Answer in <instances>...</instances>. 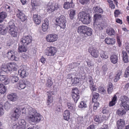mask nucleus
Instances as JSON below:
<instances>
[{
	"mask_svg": "<svg viewBox=\"0 0 129 129\" xmlns=\"http://www.w3.org/2000/svg\"><path fill=\"white\" fill-rule=\"evenodd\" d=\"M8 30V28L4 27L2 25H0V33L2 35L5 34Z\"/></svg>",
	"mask_w": 129,
	"mask_h": 129,
	"instance_id": "c756f323",
	"label": "nucleus"
},
{
	"mask_svg": "<svg viewBox=\"0 0 129 129\" xmlns=\"http://www.w3.org/2000/svg\"><path fill=\"white\" fill-rule=\"evenodd\" d=\"M41 17L38 14H34L33 16V20L36 24H39L41 23Z\"/></svg>",
	"mask_w": 129,
	"mask_h": 129,
	"instance_id": "4be33fe9",
	"label": "nucleus"
},
{
	"mask_svg": "<svg viewBox=\"0 0 129 129\" xmlns=\"http://www.w3.org/2000/svg\"><path fill=\"white\" fill-rule=\"evenodd\" d=\"M93 9L95 12L102 13H103V11L102 9L98 6H96L94 7Z\"/></svg>",
	"mask_w": 129,
	"mask_h": 129,
	"instance_id": "603ef678",
	"label": "nucleus"
},
{
	"mask_svg": "<svg viewBox=\"0 0 129 129\" xmlns=\"http://www.w3.org/2000/svg\"><path fill=\"white\" fill-rule=\"evenodd\" d=\"M93 25L95 31H98L102 30L103 29L102 24L100 22H94Z\"/></svg>",
	"mask_w": 129,
	"mask_h": 129,
	"instance_id": "2eb2a0df",
	"label": "nucleus"
},
{
	"mask_svg": "<svg viewBox=\"0 0 129 129\" xmlns=\"http://www.w3.org/2000/svg\"><path fill=\"white\" fill-rule=\"evenodd\" d=\"M111 109L108 108L104 107L102 111V112L104 114L108 113L111 111Z\"/></svg>",
	"mask_w": 129,
	"mask_h": 129,
	"instance_id": "13d9d810",
	"label": "nucleus"
},
{
	"mask_svg": "<svg viewBox=\"0 0 129 129\" xmlns=\"http://www.w3.org/2000/svg\"><path fill=\"white\" fill-rule=\"evenodd\" d=\"M8 99L10 101H14L16 100V95L15 93H11L7 96Z\"/></svg>",
	"mask_w": 129,
	"mask_h": 129,
	"instance_id": "2f4dec72",
	"label": "nucleus"
},
{
	"mask_svg": "<svg viewBox=\"0 0 129 129\" xmlns=\"http://www.w3.org/2000/svg\"><path fill=\"white\" fill-rule=\"evenodd\" d=\"M53 82L51 79L50 78H48L47 80V82L46 85L47 87H50L52 85Z\"/></svg>",
	"mask_w": 129,
	"mask_h": 129,
	"instance_id": "37998d69",
	"label": "nucleus"
},
{
	"mask_svg": "<svg viewBox=\"0 0 129 129\" xmlns=\"http://www.w3.org/2000/svg\"><path fill=\"white\" fill-rule=\"evenodd\" d=\"M79 2L82 5H84L89 2L90 0H79Z\"/></svg>",
	"mask_w": 129,
	"mask_h": 129,
	"instance_id": "338daca9",
	"label": "nucleus"
},
{
	"mask_svg": "<svg viewBox=\"0 0 129 129\" xmlns=\"http://www.w3.org/2000/svg\"><path fill=\"white\" fill-rule=\"evenodd\" d=\"M69 16L71 19H73L76 13V11L74 10L71 9L70 10Z\"/></svg>",
	"mask_w": 129,
	"mask_h": 129,
	"instance_id": "864d4df0",
	"label": "nucleus"
},
{
	"mask_svg": "<svg viewBox=\"0 0 129 129\" xmlns=\"http://www.w3.org/2000/svg\"><path fill=\"white\" fill-rule=\"evenodd\" d=\"M87 80L88 81L90 86H92V85H93L94 83L93 82V79L91 76H89L88 77Z\"/></svg>",
	"mask_w": 129,
	"mask_h": 129,
	"instance_id": "bf43d9fd",
	"label": "nucleus"
},
{
	"mask_svg": "<svg viewBox=\"0 0 129 129\" xmlns=\"http://www.w3.org/2000/svg\"><path fill=\"white\" fill-rule=\"evenodd\" d=\"M1 71L5 72L6 73H8L9 71L8 70V65H7L5 64H2L1 66Z\"/></svg>",
	"mask_w": 129,
	"mask_h": 129,
	"instance_id": "f704fd0d",
	"label": "nucleus"
},
{
	"mask_svg": "<svg viewBox=\"0 0 129 129\" xmlns=\"http://www.w3.org/2000/svg\"><path fill=\"white\" fill-rule=\"evenodd\" d=\"M31 5L32 10L34 11L36 10V8L37 6H38L39 4L36 0H31Z\"/></svg>",
	"mask_w": 129,
	"mask_h": 129,
	"instance_id": "cd10ccee",
	"label": "nucleus"
},
{
	"mask_svg": "<svg viewBox=\"0 0 129 129\" xmlns=\"http://www.w3.org/2000/svg\"><path fill=\"white\" fill-rule=\"evenodd\" d=\"M78 18L84 24H87L90 23L91 18L89 14L84 12L79 13L78 14Z\"/></svg>",
	"mask_w": 129,
	"mask_h": 129,
	"instance_id": "7ed1b4c3",
	"label": "nucleus"
},
{
	"mask_svg": "<svg viewBox=\"0 0 129 129\" xmlns=\"http://www.w3.org/2000/svg\"><path fill=\"white\" fill-rule=\"evenodd\" d=\"M56 92L54 91H49L47 92V94L48 95V97H50L52 96V95H54L55 94Z\"/></svg>",
	"mask_w": 129,
	"mask_h": 129,
	"instance_id": "69168bd1",
	"label": "nucleus"
},
{
	"mask_svg": "<svg viewBox=\"0 0 129 129\" xmlns=\"http://www.w3.org/2000/svg\"><path fill=\"white\" fill-rule=\"evenodd\" d=\"M32 40V37L30 36H24L21 39V42L25 45L31 43Z\"/></svg>",
	"mask_w": 129,
	"mask_h": 129,
	"instance_id": "ddd939ff",
	"label": "nucleus"
},
{
	"mask_svg": "<svg viewBox=\"0 0 129 129\" xmlns=\"http://www.w3.org/2000/svg\"><path fill=\"white\" fill-rule=\"evenodd\" d=\"M53 101V96L48 97L47 103L48 105H49Z\"/></svg>",
	"mask_w": 129,
	"mask_h": 129,
	"instance_id": "0e129e2a",
	"label": "nucleus"
},
{
	"mask_svg": "<svg viewBox=\"0 0 129 129\" xmlns=\"http://www.w3.org/2000/svg\"><path fill=\"white\" fill-rule=\"evenodd\" d=\"M28 111V114L26 119L34 123H39L43 119V118L40 114L38 113L34 109L30 107L27 108Z\"/></svg>",
	"mask_w": 129,
	"mask_h": 129,
	"instance_id": "f257e3e1",
	"label": "nucleus"
},
{
	"mask_svg": "<svg viewBox=\"0 0 129 129\" xmlns=\"http://www.w3.org/2000/svg\"><path fill=\"white\" fill-rule=\"evenodd\" d=\"M79 107L81 108H85L87 107V105L85 102L82 101L80 103V104L79 106Z\"/></svg>",
	"mask_w": 129,
	"mask_h": 129,
	"instance_id": "052dcab7",
	"label": "nucleus"
},
{
	"mask_svg": "<svg viewBox=\"0 0 129 129\" xmlns=\"http://www.w3.org/2000/svg\"><path fill=\"white\" fill-rule=\"evenodd\" d=\"M18 73L20 75L21 77L22 78L25 77L28 75L27 72H26L25 70L24 69H21L18 71Z\"/></svg>",
	"mask_w": 129,
	"mask_h": 129,
	"instance_id": "a878e982",
	"label": "nucleus"
},
{
	"mask_svg": "<svg viewBox=\"0 0 129 129\" xmlns=\"http://www.w3.org/2000/svg\"><path fill=\"white\" fill-rule=\"evenodd\" d=\"M122 57L124 63H127L128 62V56L126 52L124 51H123L122 52Z\"/></svg>",
	"mask_w": 129,
	"mask_h": 129,
	"instance_id": "bb28decb",
	"label": "nucleus"
},
{
	"mask_svg": "<svg viewBox=\"0 0 129 129\" xmlns=\"http://www.w3.org/2000/svg\"><path fill=\"white\" fill-rule=\"evenodd\" d=\"M19 52H26L27 50V48L24 44L19 45L18 48Z\"/></svg>",
	"mask_w": 129,
	"mask_h": 129,
	"instance_id": "72a5a7b5",
	"label": "nucleus"
},
{
	"mask_svg": "<svg viewBox=\"0 0 129 129\" xmlns=\"http://www.w3.org/2000/svg\"><path fill=\"white\" fill-rule=\"evenodd\" d=\"M122 74V71L121 70H119L117 72V74L115 76L116 77H118L120 78V76H121Z\"/></svg>",
	"mask_w": 129,
	"mask_h": 129,
	"instance_id": "774afa93",
	"label": "nucleus"
},
{
	"mask_svg": "<svg viewBox=\"0 0 129 129\" xmlns=\"http://www.w3.org/2000/svg\"><path fill=\"white\" fill-rule=\"evenodd\" d=\"M74 6V4L72 1L70 2H65L63 5V8L66 9L73 8Z\"/></svg>",
	"mask_w": 129,
	"mask_h": 129,
	"instance_id": "412c9836",
	"label": "nucleus"
},
{
	"mask_svg": "<svg viewBox=\"0 0 129 129\" xmlns=\"http://www.w3.org/2000/svg\"><path fill=\"white\" fill-rule=\"evenodd\" d=\"M101 17V14L96 13L94 16V22H97L96 20L99 19Z\"/></svg>",
	"mask_w": 129,
	"mask_h": 129,
	"instance_id": "4d7b16f0",
	"label": "nucleus"
},
{
	"mask_svg": "<svg viewBox=\"0 0 129 129\" xmlns=\"http://www.w3.org/2000/svg\"><path fill=\"white\" fill-rule=\"evenodd\" d=\"M110 60L112 63L114 64H115L117 61V56L116 55H113L110 57Z\"/></svg>",
	"mask_w": 129,
	"mask_h": 129,
	"instance_id": "ea45409f",
	"label": "nucleus"
},
{
	"mask_svg": "<svg viewBox=\"0 0 129 129\" xmlns=\"http://www.w3.org/2000/svg\"><path fill=\"white\" fill-rule=\"evenodd\" d=\"M100 54L101 58L103 59H105L108 58V55L106 51L101 50L100 52Z\"/></svg>",
	"mask_w": 129,
	"mask_h": 129,
	"instance_id": "c85d7f7f",
	"label": "nucleus"
},
{
	"mask_svg": "<svg viewBox=\"0 0 129 129\" xmlns=\"http://www.w3.org/2000/svg\"><path fill=\"white\" fill-rule=\"evenodd\" d=\"M3 105L5 109H8L11 107V105L8 101L6 102L4 104L3 103H0V116L3 115L4 113V110L3 109Z\"/></svg>",
	"mask_w": 129,
	"mask_h": 129,
	"instance_id": "6e6552de",
	"label": "nucleus"
},
{
	"mask_svg": "<svg viewBox=\"0 0 129 129\" xmlns=\"http://www.w3.org/2000/svg\"><path fill=\"white\" fill-rule=\"evenodd\" d=\"M0 81L5 85L8 84L10 82V80L7 77L4 75H0Z\"/></svg>",
	"mask_w": 129,
	"mask_h": 129,
	"instance_id": "aec40b11",
	"label": "nucleus"
},
{
	"mask_svg": "<svg viewBox=\"0 0 129 129\" xmlns=\"http://www.w3.org/2000/svg\"><path fill=\"white\" fill-rule=\"evenodd\" d=\"M18 124L20 126H26V122L24 120L21 119L18 120Z\"/></svg>",
	"mask_w": 129,
	"mask_h": 129,
	"instance_id": "8fccbe9b",
	"label": "nucleus"
},
{
	"mask_svg": "<svg viewBox=\"0 0 129 129\" xmlns=\"http://www.w3.org/2000/svg\"><path fill=\"white\" fill-rule=\"evenodd\" d=\"M17 53L13 50H9L6 54V56L9 59L11 60L18 61L19 60L18 57L17 56Z\"/></svg>",
	"mask_w": 129,
	"mask_h": 129,
	"instance_id": "39448f33",
	"label": "nucleus"
},
{
	"mask_svg": "<svg viewBox=\"0 0 129 129\" xmlns=\"http://www.w3.org/2000/svg\"><path fill=\"white\" fill-rule=\"evenodd\" d=\"M126 111L125 109L124 110L119 109L117 110L116 113L119 116H120L125 115L126 113Z\"/></svg>",
	"mask_w": 129,
	"mask_h": 129,
	"instance_id": "c03bdc74",
	"label": "nucleus"
},
{
	"mask_svg": "<svg viewBox=\"0 0 129 129\" xmlns=\"http://www.w3.org/2000/svg\"><path fill=\"white\" fill-rule=\"evenodd\" d=\"M99 105L100 104L98 102H96L94 103L93 107V110L94 111H95V110H96L97 108L99 107Z\"/></svg>",
	"mask_w": 129,
	"mask_h": 129,
	"instance_id": "e2e57ef3",
	"label": "nucleus"
},
{
	"mask_svg": "<svg viewBox=\"0 0 129 129\" xmlns=\"http://www.w3.org/2000/svg\"><path fill=\"white\" fill-rule=\"evenodd\" d=\"M129 76V66L126 69L124 72V77L125 78Z\"/></svg>",
	"mask_w": 129,
	"mask_h": 129,
	"instance_id": "6e6d98bb",
	"label": "nucleus"
},
{
	"mask_svg": "<svg viewBox=\"0 0 129 129\" xmlns=\"http://www.w3.org/2000/svg\"><path fill=\"white\" fill-rule=\"evenodd\" d=\"M17 16L22 21H24L26 18L24 14L23 13L22 11L18 9L16 10Z\"/></svg>",
	"mask_w": 129,
	"mask_h": 129,
	"instance_id": "f8f14e48",
	"label": "nucleus"
},
{
	"mask_svg": "<svg viewBox=\"0 0 129 129\" xmlns=\"http://www.w3.org/2000/svg\"><path fill=\"white\" fill-rule=\"evenodd\" d=\"M80 78L76 77L74 78L73 79H71V81L72 84L74 85L79 83L80 81Z\"/></svg>",
	"mask_w": 129,
	"mask_h": 129,
	"instance_id": "de8ad7c7",
	"label": "nucleus"
},
{
	"mask_svg": "<svg viewBox=\"0 0 129 129\" xmlns=\"http://www.w3.org/2000/svg\"><path fill=\"white\" fill-rule=\"evenodd\" d=\"M7 14L5 12H2L0 13V23L3 22L4 20L7 17Z\"/></svg>",
	"mask_w": 129,
	"mask_h": 129,
	"instance_id": "a19ab883",
	"label": "nucleus"
},
{
	"mask_svg": "<svg viewBox=\"0 0 129 129\" xmlns=\"http://www.w3.org/2000/svg\"><path fill=\"white\" fill-rule=\"evenodd\" d=\"M11 81L13 83L17 82L19 80V78L17 76H14L11 77Z\"/></svg>",
	"mask_w": 129,
	"mask_h": 129,
	"instance_id": "09e8293b",
	"label": "nucleus"
},
{
	"mask_svg": "<svg viewBox=\"0 0 129 129\" xmlns=\"http://www.w3.org/2000/svg\"><path fill=\"white\" fill-rule=\"evenodd\" d=\"M9 68L8 70L9 71H16L18 67L17 64L15 63H9L8 64Z\"/></svg>",
	"mask_w": 129,
	"mask_h": 129,
	"instance_id": "a211bd4d",
	"label": "nucleus"
},
{
	"mask_svg": "<svg viewBox=\"0 0 129 129\" xmlns=\"http://www.w3.org/2000/svg\"><path fill=\"white\" fill-rule=\"evenodd\" d=\"M120 100L121 102V106L123 107L126 111L128 110L129 105L128 103H129V99L128 97L124 95H122L120 98Z\"/></svg>",
	"mask_w": 129,
	"mask_h": 129,
	"instance_id": "20e7f679",
	"label": "nucleus"
},
{
	"mask_svg": "<svg viewBox=\"0 0 129 129\" xmlns=\"http://www.w3.org/2000/svg\"><path fill=\"white\" fill-rule=\"evenodd\" d=\"M98 90L99 92L103 94H105L106 92V91L104 88L101 86H100Z\"/></svg>",
	"mask_w": 129,
	"mask_h": 129,
	"instance_id": "5fc2aeb1",
	"label": "nucleus"
},
{
	"mask_svg": "<svg viewBox=\"0 0 129 129\" xmlns=\"http://www.w3.org/2000/svg\"><path fill=\"white\" fill-rule=\"evenodd\" d=\"M92 101L93 102L95 101L99 96V94L96 92H94L92 93Z\"/></svg>",
	"mask_w": 129,
	"mask_h": 129,
	"instance_id": "49530a36",
	"label": "nucleus"
},
{
	"mask_svg": "<svg viewBox=\"0 0 129 129\" xmlns=\"http://www.w3.org/2000/svg\"><path fill=\"white\" fill-rule=\"evenodd\" d=\"M117 98L116 95H115L112 99V100L109 103V106L110 107L112 106L115 105L117 101Z\"/></svg>",
	"mask_w": 129,
	"mask_h": 129,
	"instance_id": "e433bc0d",
	"label": "nucleus"
},
{
	"mask_svg": "<svg viewBox=\"0 0 129 129\" xmlns=\"http://www.w3.org/2000/svg\"><path fill=\"white\" fill-rule=\"evenodd\" d=\"M13 129H25L26 126L17 125L16 123H14L12 126Z\"/></svg>",
	"mask_w": 129,
	"mask_h": 129,
	"instance_id": "79ce46f5",
	"label": "nucleus"
},
{
	"mask_svg": "<svg viewBox=\"0 0 129 129\" xmlns=\"http://www.w3.org/2000/svg\"><path fill=\"white\" fill-rule=\"evenodd\" d=\"M105 43L108 45H113L115 43V40L114 38L109 37L106 38L105 40Z\"/></svg>",
	"mask_w": 129,
	"mask_h": 129,
	"instance_id": "5701e85b",
	"label": "nucleus"
},
{
	"mask_svg": "<svg viewBox=\"0 0 129 129\" xmlns=\"http://www.w3.org/2000/svg\"><path fill=\"white\" fill-rule=\"evenodd\" d=\"M72 98L74 102L76 103L79 98V91L77 88H73L72 90Z\"/></svg>",
	"mask_w": 129,
	"mask_h": 129,
	"instance_id": "1a4fd4ad",
	"label": "nucleus"
},
{
	"mask_svg": "<svg viewBox=\"0 0 129 129\" xmlns=\"http://www.w3.org/2000/svg\"><path fill=\"white\" fill-rule=\"evenodd\" d=\"M10 31L9 32L12 37H17L19 35V33L18 32V30L15 28H11L8 29Z\"/></svg>",
	"mask_w": 129,
	"mask_h": 129,
	"instance_id": "6ab92c4d",
	"label": "nucleus"
},
{
	"mask_svg": "<svg viewBox=\"0 0 129 129\" xmlns=\"http://www.w3.org/2000/svg\"><path fill=\"white\" fill-rule=\"evenodd\" d=\"M56 21L61 28L64 29L65 28L66 20V18L64 16L62 15L57 18Z\"/></svg>",
	"mask_w": 129,
	"mask_h": 129,
	"instance_id": "423d86ee",
	"label": "nucleus"
},
{
	"mask_svg": "<svg viewBox=\"0 0 129 129\" xmlns=\"http://www.w3.org/2000/svg\"><path fill=\"white\" fill-rule=\"evenodd\" d=\"M113 84L111 83H110L109 85L107 88V91L108 94H111L113 91Z\"/></svg>",
	"mask_w": 129,
	"mask_h": 129,
	"instance_id": "3c124183",
	"label": "nucleus"
},
{
	"mask_svg": "<svg viewBox=\"0 0 129 129\" xmlns=\"http://www.w3.org/2000/svg\"><path fill=\"white\" fill-rule=\"evenodd\" d=\"M106 33L109 36H110L114 35L115 33L114 30L111 28L107 29Z\"/></svg>",
	"mask_w": 129,
	"mask_h": 129,
	"instance_id": "c9c22d12",
	"label": "nucleus"
},
{
	"mask_svg": "<svg viewBox=\"0 0 129 129\" xmlns=\"http://www.w3.org/2000/svg\"><path fill=\"white\" fill-rule=\"evenodd\" d=\"M87 29V27L85 25H82L78 27L77 32L80 34H84L85 33L86 30Z\"/></svg>",
	"mask_w": 129,
	"mask_h": 129,
	"instance_id": "b1692460",
	"label": "nucleus"
},
{
	"mask_svg": "<svg viewBox=\"0 0 129 129\" xmlns=\"http://www.w3.org/2000/svg\"><path fill=\"white\" fill-rule=\"evenodd\" d=\"M89 52L90 53L91 55L93 57L96 58L98 57L99 55V51L96 48H92L90 50L89 49Z\"/></svg>",
	"mask_w": 129,
	"mask_h": 129,
	"instance_id": "4468645a",
	"label": "nucleus"
},
{
	"mask_svg": "<svg viewBox=\"0 0 129 129\" xmlns=\"http://www.w3.org/2000/svg\"><path fill=\"white\" fill-rule=\"evenodd\" d=\"M49 25V20L47 18L45 19L42 26V30L44 32L47 31Z\"/></svg>",
	"mask_w": 129,
	"mask_h": 129,
	"instance_id": "f3484780",
	"label": "nucleus"
},
{
	"mask_svg": "<svg viewBox=\"0 0 129 129\" xmlns=\"http://www.w3.org/2000/svg\"><path fill=\"white\" fill-rule=\"evenodd\" d=\"M95 121L101 123L104 120H106L107 118L105 116H94L93 117Z\"/></svg>",
	"mask_w": 129,
	"mask_h": 129,
	"instance_id": "dca6fc26",
	"label": "nucleus"
},
{
	"mask_svg": "<svg viewBox=\"0 0 129 129\" xmlns=\"http://www.w3.org/2000/svg\"><path fill=\"white\" fill-rule=\"evenodd\" d=\"M57 52V48L54 47L50 46L48 47L45 51V54L48 56H54Z\"/></svg>",
	"mask_w": 129,
	"mask_h": 129,
	"instance_id": "0eeeda50",
	"label": "nucleus"
},
{
	"mask_svg": "<svg viewBox=\"0 0 129 129\" xmlns=\"http://www.w3.org/2000/svg\"><path fill=\"white\" fill-rule=\"evenodd\" d=\"M26 109L24 107L21 106H17L15 108L14 111L11 114L12 119L16 121L19 118L21 113L22 114H25L26 113Z\"/></svg>",
	"mask_w": 129,
	"mask_h": 129,
	"instance_id": "f03ea898",
	"label": "nucleus"
},
{
	"mask_svg": "<svg viewBox=\"0 0 129 129\" xmlns=\"http://www.w3.org/2000/svg\"><path fill=\"white\" fill-rule=\"evenodd\" d=\"M117 125L118 129H122L125 125L124 121L122 119L119 120L117 122Z\"/></svg>",
	"mask_w": 129,
	"mask_h": 129,
	"instance_id": "393cba45",
	"label": "nucleus"
},
{
	"mask_svg": "<svg viewBox=\"0 0 129 129\" xmlns=\"http://www.w3.org/2000/svg\"><path fill=\"white\" fill-rule=\"evenodd\" d=\"M58 39V36L55 34H51L48 35L46 37V39L48 42L51 43L55 42Z\"/></svg>",
	"mask_w": 129,
	"mask_h": 129,
	"instance_id": "9b49d317",
	"label": "nucleus"
},
{
	"mask_svg": "<svg viewBox=\"0 0 129 129\" xmlns=\"http://www.w3.org/2000/svg\"><path fill=\"white\" fill-rule=\"evenodd\" d=\"M29 82L27 79L21 80L19 81L17 85V88L19 90L24 89L26 85L30 84Z\"/></svg>",
	"mask_w": 129,
	"mask_h": 129,
	"instance_id": "9d476101",
	"label": "nucleus"
},
{
	"mask_svg": "<svg viewBox=\"0 0 129 129\" xmlns=\"http://www.w3.org/2000/svg\"><path fill=\"white\" fill-rule=\"evenodd\" d=\"M86 61L87 63L88 66L89 67H92L93 65V64L92 63L91 61L88 59H87L86 60Z\"/></svg>",
	"mask_w": 129,
	"mask_h": 129,
	"instance_id": "680f3d73",
	"label": "nucleus"
},
{
	"mask_svg": "<svg viewBox=\"0 0 129 129\" xmlns=\"http://www.w3.org/2000/svg\"><path fill=\"white\" fill-rule=\"evenodd\" d=\"M92 34V29L89 27H87V29L86 30L85 33L84 35L86 37L91 36Z\"/></svg>",
	"mask_w": 129,
	"mask_h": 129,
	"instance_id": "58836bf2",
	"label": "nucleus"
},
{
	"mask_svg": "<svg viewBox=\"0 0 129 129\" xmlns=\"http://www.w3.org/2000/svg\"><path fill=\"white\" fill-rule=\"evenodd\" d=\"M67 105L68 109L71 111L73 112L75 110V105L70 103H68Z\"/></svg>",
	"mask_w": 129,
	"mask_h": 129,
	"instance_id": "a18cd8bd",
	"label": "nucleus"
},
{
	"mask_svg": "<svg viewBox=\"0 0 129 129\" xmlns=\"http://www.w3.org/2000/svg\"><path fill=\"white\" fill-rule=\"evenodd\" d=\"M70 112L68 110H66L64 112L63 117L64 119L68 121L70 119Z\"/></svg>",
	"mask_w": 129,
	"mask_h": 129,
	"instance_id": "7c9ffc66",
	"label": "nucleus"
},
{
	"mask_svg": "<svg viewBox=\"0 0 129 129\" xmlns=\"http://www.w3.org/2000/svg\"><path fill=\"white\" fill-rule=\"evenodd\" d=\"M57 8L55 7L54 5H51L48 6L47 8V11L49 13L53 12L55 10H57Z\"/></svg>",
	"mask_w": 129,
	"mask_h": 129,
	"instance_id": "473e14b6",
	"label": "nucleus"
},
{
	"mask_svg": "<svg viewBox=\"0 0 129 129\" xmlns=\"http://www.w3.org/2000/svg\"><path fill=\"white\" fill-rule=\"evenodd\" d=\"M7 88L3 84L0 83V93L1 94L5 93L7 91Z\"/></svg>",
	"mask_w": 129,
	"mask_h": 129,
	"instance_id": "4c0bfd02",
	"label": "nucleus"
}]
</instances>
